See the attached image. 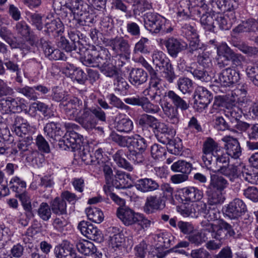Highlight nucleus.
Instances as JSON below:
<instances>
[{
  "label": "nucleus",
  "instance_id": "nucleus-1",
  "mask_svg": "<svg viewBox=\"0 0 258 258\" xmlns=\"http://www.w3.org/2000/svg\"><path fill=\"white\" fill-rule=\"evenodd\" d=\"M205 231L210 233L212 238L217 241L210 240L206 243V247L209 250L220 249L223 242L229 237L237 239L241 236L235 224L231 225L224 220H222L218 224L207 223Z\"/></svg>",
  "mask_w": 258,
  "mask_h": 258
},
{
  "label": "nucleus",
  "instance_id": "nucleus-2",
  "mask_svg": "<svg viewBox=\"0 0 258 258\" xmlns=\"http://www.w3.org/2000/svg\"><path fill=\"white\" fill-rule=\"evenodd\" d=\"M80 57L82 63L87 67H98L106 77H113L117 75L116 68L111 62V55L107 49L99 51L88 50Z\"/></svg>",
  "mask_w": 258,
  "mask_h": 258
},
{
  "label": "nucleus",
  "instance_id": "nucleus-3",
  "mask_svg": "<svg viewBox=\"0 0 258 258\" xmlns=\"http://www.w3.org/2000/svg\"><path fill=\"white\" fill-rule=\"evenodd\" d=\"M198 6L193 10V16L200 18L201 25L206 31L214 32L216 27L215 16L217 14L209 10L205 0H196Z\"/></svg>",
  "mask_w": 258,
  "mask_h": 258
},
{
  "label": "nucleus",
  "instance_id": "nucleus-4",
  "mask_svg": "<svg viewBox=\"0 0 258 258\" xmlns=\"http://www.w3.org/2000/svg\"><path fill=\"white\" fill-rule=\"evenodd\" d=\"M144 25L151 33L158 34L164 28L167 20L154 12H147L144 15Z\"/></svg>",
  "mask_w": 258,
  "mask_h": 258
},
{
  "label": "nucleus",
  "instance_id": "nucleus-5",
  "mask_svg": "<svg viewBox=\"0 0 258 258\" xmlns=\"http://www.w3.org/2000/svg\"><path fill=\"white\" fill-rule=\"evenodd\" d=\"M59 107L70 119L74 120L84 110V104L77 97H69L65 103H60Z\"/></svg>",
  "mask_w": 258,
  "mask_h": 258
},
{
  "label": "nucleus",
  "instance_id": "nucleus-6",
  "mask_svg": "<svg viewBox=\"0 0 258 258\" xmlns=\"http://www.w3.org/2000/svg\"><path fill=\"white\" fill-rule=\"evenodd\" d=\"M198 202L191 205L190 212L187 214L188 216L198 217L199 216H203L207 218L208 221L217 219L216 209H211L204 202Z\"/></svg>",
  "mask_w": 258,
  "mask_h": 258
},
{
  "label": "nucleus",
  "instance_id": "nucleus-7",
  "mask_svg": "<svg viewBox=\"0 0 258 258\" xmlns=\"http://www.w3.org/2000/svg\"><path fill=\"white\" fill-rule=\"evenodd\" d=\"M167 98L171 101V105L176 110L179 109L185 111L190 107V100L184 96H180L172 90L166 92L163 97V101L167 102Z\"/></svg>",
  "mask_w": 258,
  "mask_h": 258
},
{
  "label": "nucleus",
  "instance_id": "nucleus-8",
  "mask_svg": "<svg viewBox=\"0 0 258 258\" xmlns=\"http://www.w3.org/2000/svg\"><path fill=\"white\" fill-rule=\"evenodd\" d=\"M124 101L126 104L133 105L141 106L144 111L149 113H156L159 111V107L152 103L149 99L144 96H136L126 98Z\"/></svg>",
  "mask_w": 258,
  "mask_h": 258
},
{
  "label": "nucleus",
  "instance_id": "nucleus-9",
  "mask_svg": "<svg viewBox=\"0 0 258 258\" xmlns=\"http://www.w3.org/2000/svg\"><path fill=\"white\" fill-rule=\"evenodd\" d=\"M64 22L70 28L68 31V35L71 41L78 45V52L81 55H82L87 49L83 43L85 41L83 40V34L78 30L80 28L77 27L75 24L72 23L70 18L66 19Z\"/></svg>",
  "mask_w": 258,
  "mask_h": 258
},
{
  "label": "nucleus",
  "instance_id": "nucleus-10",
  "mask_svg": "<svg viewBox=\"0 0 258 258\" xmlns=\"http://www.w3.org/2000/svg\"><path fill=\"white\" fill-rule=\"evenodd\" d=\"M247 211L246 206L242 200L236 198L226 206L225 214L231 219H237Z\"/></svg>",
  "mask_w": 258,
  "mask_h": 258
},
{
  "label": "nucleus",
  "instance_id": "nucleus-11",
  "mask_svg": "<svg viewBox=\"0 0 258 258\" xmlns=\"http://www.w3.org/2000/svg\"><path fill=\"white\" fill-rule=\"evenodd\" d=\"M107 45L117 54L126 57L131 53L130 45L128 41L122 36H116L107 40Z\"/></svg>",
  "mask_w": 258,
  "mask_h": 258
},
{
  "label": "nucleus",
  "instance_id": "nucleus-12",
  "mask_svg": "<svg viewBox=\"0 0 258 258\" xmlns=\"http://www.w3.org/2000/svg\"><path fill=\"white\" fill-rule=\"evenodd\" d=\"M74 120L87 131L92 130L95 128L97 125L96 119L93 116L91 109L87 107L86 103H84L83 113L81 115H79Z\"/></svg>",
  "mask_w": 258,
  "mask_h": 258
},
{
  "label": "nucleus",
  "instance_id": "nucleus-13",
  "mask_svg": "<svg viewBox=\"0 0 258 258\" xmlns=\"http://www.w3.org/2000/svg\"><path fill=\"white\" fill-rule=\"evenodd\" d=\"M204 164L208 169L219 172L222 168L228 165L229 158L226 154L222 153L221 151L215 154Z\"/></svg>",
  "mask_w": 258,
  "mask_h": 258
},
{
  "label": "nucleus",
  "instance_id": "nucleus-14",
  "mask_svg": "<svg viewBox=\"0 0 258 258\" xmlns=\"http://www.w3.org/2000/svg\"><path fill=\"white\" fill-rule=\"evenodd\" d=\"M163 44L166 48L169 55L173 58H176L178 53L186 49L187 45L181 39L171 37L165 39Z\"/></svg>",
  "mask_w": 258,
  "mask_h": 258
},
{
  "label": "nucleus",
  "instance_id": "nucleus-15",
  "mask_svg": "<svg viewBox=\"0 0 258 258\" xmlns=\"http://www.w3.org/2000/svg\"><path fill=\"white\" fill-rule=\"evenodd\" d=\"M240 74L238 70L231 67L224 69L219 75V81L223 87H230L237 83L240 80Z\"/></svg>",
  "mask_w": 258,
  "mask_h": 258
},
{
  "label": "nucleus",
  "instance_id": "nucleus-16",
  "mask_svg": "<svg viewBox=\"0 0 258 258\" xmlns=\"http://www.w3.org/2000/svg\"><path fill=\"white\" fill-rule=\"evenodd\" d=\"M139 214L126 206L119 207L116 211L117 217L126 226L136 224Z\"/></svg>",
  "mask_w": 258,
  "mask_h": 258
},
{
  "label": "nucleus",
  "instance_id": "nucleus-17",
  "mask_svg": "<svg viewBox=\"0 0 258 258\" xmlns=\"http://www.w3.org/2000/svg\"><path fill=\"white\" fill-rule=\"evenodd\" d=\"M166 206V201L159 195L148 197L146 199L144 210L147 214H151L156 211L162 210Z\"/></svg>",
  "mask_w": 258,
  "mask_h": 258
},
{
  "label": "nucleus",
  "instance_id": "nucleus-18",
  "mask_svg": "<svg viewBox=\"0 0 258 258\" xmlns=\"http://www.w3.org/2000/svg\"><path fill=\"white\" fill-rule=\"evenodd\" d=\"M62 137V139L58 142V146L63 150L71 148L73 151L77 148V145L80 144L81 142L80 135L74 131L67 132Z\"/></svg>",
  "mask_w": 258,
  "mask_h": 258
},
{
  "label": "nucleus",
  "instance_id": "nucleus-19",
  "mask_svg": "<svg viewBox=\"0 0 258 258\" xmlns=\"http://www.w3.org/2000/svg\"><path fill=\"white\" fill-rule=\"evenodd\" d=\"M222 140L225 143L224 148L226 154L234 159H238L241 155V148L236 138L230 136L223 138Z\"/></svg>",
  "mask_w": 258,
  "mask_h": 258
},
{
  "label": "nucleus",
  "instance_id": "nucleus-20",
  "mask_svg": "<svg viewBox=\"0 0 258 258\" xmlns=\"http://www.w3.org/2000/svg\"><path fill=\"white\" fill-rule=\"evenodd\" d=\"M78 228L81 233L88 239L98 241L101 238V231L89 222L85 221L80 222Z\"/></svg>",
  "mask_w": 258,
  "mask_h": 258
},
{
  "label": "nucleus",
  "instance_id": "nucleus-21",
  "mask_svg": "<svg viewBox=\"0 0 258 258\" xmlns=\"http://www.w3.org/2000/svg\"><path fill=\"white\" fill-rule=\"evenodd\" d=\"M56 258H80L73 245L68 241H63L54 250Z\"/></svg>",
  "mask_w": 258,
  "mask_h": 258
},
{
  "label": "nucleus",
  "instance_id": "nucleus-22",
  "mask_svg": "<svg viewBox=\"0 0 258 258\" xmlns=\"http://www.w3.org/2000/svg\"><path fill=\"white\" fill-rule=\"evenodd\" d=\"M22 110L20 103L15 98L8 97L0 99V112L2 114L15 113Z\"/></svg>",
  "mask_w": 258,
  "mask_h": 258
},
{
  "label": "nucleus",
  "instance_id": "nucleus-23",
  "mask_svg": "<svg viewBox=\"0 0 258 258\" xmlns=\"http://www.w3.org/2000/svg\"><path fill=\"white\" fill-rule=\"evenodd\" d=\"M202 151L203 153L202 159L205 163L215 154L220 152L221 148L217 142L209 137L204 142Z\"/></svg>",
  "mask_w": 258,
  "mask_h": 258
},
{
  "label": "nucleus",
  "instance_id": "nucleus-24",
  "mask_svg": "<svg viewBox=\"0 0 258 258\" xmlns=\"http://www.w3.org/2000/svg\"><path fill=\"white\" fill-rule=\"evenodd\" d=\"M43 130L46 137L50 139V141H58L59 142L64 133L60 124L53 121L46 123Z\"/></svg>",
  "mask_w": 258,
  "mask_h": 258
},
{
  "label": "nucleus",
  "instance_id": "nucleus-25",
  "mask_svg": "<svg viewBox=\"0 0 258 258\" xmlns=\"http://www.w3.org/2000/svg\"><path fill=\"white\" fill-rule=\"evenodd\" d=\"M158 122V119L156 117L146 113L142 114L137 121V124L142 128L144 135L146 136L150 134L149 128L154 130Z\"/></svg>",
  "mask_w": 258,
  "mask_h": 258
},
{
  "label": "nucleus",
  "instance_id": "nucleus-26",
  "mask_svg": "<svg viewBox=\"0 0 258 258\" xmlns=\"http://www.w3.org/2000/svg\"><path fill=\"white\" fill-rule=\"evenodd\" d=\"M215 21L221 30H227L231 28L236 21V17L232 11L226 15L217 14L215 16Z\"/></svg>",
  "mask_w": 258,
  "mask_h": 258
},
{
  "label": "nucleus",
  "instance_id": "nucleus-27",
  "mask_svg": "<svg viewBox=\"0 0 258 258\" xmlns=\"http://www.w3.org/2000/svg\"><path fill=\"white\" fill-rule=\"evenodd\" d=\"M135 186L139 191L143 193L152 192L159 188L158 182L150 178L138 179L135 184Z\"/></svg>",
  "mask_w": 258,
  "mask_h": 258
},
{
  "label": "nucleus",
  "instance_id": "nucleus-28",
  "mask_svg": "<svg viewBox=\"0 0 258 258\" xmlns=\"http://www.w3.org/2000/svg\"><path fill=\"white\" fill-rule=\"evenodd\" d=\"M182 200L186 202H196L203 197V192L198 188L189 186L182 189Z\"/></svg>",
  "mask_w": 258,
  "mask_h": 258
},
{
  "label": "nucleus",
  "instance_id": "nucleus-29",
  "mask_svg": "<svg viewBox=\"0 0 258 258\" xmlns=\"http://www.w3.org/2000/svg\"><path fill=\"white\" fill-rule=\"evenodd\" d=\"M229 185L228 180L223 176L215 174L210 175L209 184L207 187L223 192Z\"/></svg>",
  "mask_w": 258,
  "mask_h": 258
},
{
  "label": "nucleus",
  "instance_id": "nucleus-30",
  "mask_svg": "<svg viewBox=\"0 0 258 258\" xmlns=\"http://www.w3.org/2000/svg\"><path fill=\"white\" fill-rule=\"evenodd\" d=\"M3 61L8 70L16 73L15 81L21 84L23 83L22 73L17 61L14 58H11L8 55L4 56Z\"/></svg>",
  "mask_w": 258,
  "mask_h": 258
},
{
  "label": "nucleus",
  "instance_id": "nucleus-31",
  "mask_svg": "<svg viewBox=\"0 0 258 258\" xmlns=\"http://www.w3.org/2000/svg\"><path fill=\"white\" fill-rule=\"evenodd\" d=\"M197 93L198 99H196L195 101L199 104L201 109L205 108L213 99L212 93L202 86L198 87Z\"/></svg>",
  "mask_w": 258,
  "mask_h": 258
},
{
  "label": "nucleus",
  "instance_id": "nucleus-32",
  "mask_svg": "<svg viewBox=\"0 0 258 258\" xmlns=\"http://www.w3.org/2000/svg\"><path fill=\"white\" fill-rule=\"evenodd\" d=\"M148 78V74L142 69H133L130 73V81L135 86H138L145 83Z\"/></svg>",
  "mask_w": 258,
  "mask_h": 258
},
{
  "label": "nucleus",
  "instance_id": "nucleus-33",
  "mask_svg": "<svg viewBox=\"0 0 258 258\" xmlns=\"http://www.w3.org/2000/svg\"><path fill=\"white\" fill-rule=\"evenodd\" d=\"M45 28L47 33H51L53 36H56L61 35L63 32L64 26L59 19H56L47 22L45 24Z\"/></svg>",
  "mask_w": 258,
  "mask_h": 258
},
{
  "label": "nucleus",
  "instance_id": "nucleus-34",
  "mask_svg": "<svg viewBox=\"0 0 258 258\" xmlns=\"http://www.w3.org/2000/svg\"><path fill=\"white\" fill-rule=\"evenodd\" d=\"M196 63H192L190 66H187L185 68V71L191 73L194 77L202 82H209L211 79V77L209 75L207 71L204 69L196 68Z\"/></svg>",
  "mask_w": 258,
  "mask_h": 258
},
{
  "label": "nucleus",
  "instance_id": "nucleus-35",
  "mask_svg": "<svg viewBox=\"0 0 258 258\" xmlns=\"http://www.w3.org/2000/svg\"><path fill=\"white\" fill-rule=\"evenodd\" d=\"M206 194L209 205H221L225 200L222 192L208 187L206 188Z\"/></svg>",
  "mask_w": 258,
  "mask_h": 258
},
{
  "label": "nucleus",
  "instance_id": "nucleus-36",
  "mask_svg": "<svg viewBox=\"0 0 258 258\" xmlns=\"http://www.w3.org/2000/svg\"><path fill=\"white\" fill-rule=\"evenodd\" d=\"M114 127L120 133H128L133 128V122L128 117H116L114 122Z\"/></svg>",
  "mask_w": 258,
  "mask_h": 258
},
{
  "label": "nucleus",
  "instance_id": "nucleus-37",
  "mask_svg": "<svg viewBox=\"0 0 258 258\" xmlns=\"http://www.w3.org/2000/svg\"><path fill=\"white\" fill-rule=\"evenodd\" d=\"M124 173L118 172L115 176L111 178L110 182H106V185L104 186V190L106 191V187L108 190H110L111 187H114L117 189L126 188L127 186L124 182Z\"/></svg>",
  "mask_w": 258,
  "mask_h": 258
},
{
  "label": "nucleus",
  "instance_id": "nucleus-38",
  "mask_svg": "<svg viewBox=\"0 0 258 258\" xmlns=\"http://www.w3.org/2000/svg\"><path fill=\"white\" fill-rule=\"evenodd\" d=\"M70 17L72 18L71 21L76 24L77 27L81 28L82 26H89L94 22V18L92 14H90L88 10L80 15L78 18H75L71 13H69Z\"/></svg>",
  "mask_w": 258,
  "mask_h": 258
},
{
  "label": "nucleus",
  "instance_id": "nucleus-39",
  "mask_svg": "<svg viewBox=\"0 0 258 258\" xmlns=\"http://www.w3.org/2000/svg\"><path fill=\"white\" fill-rule=\"evenodd\" d=\"M51 211L56 215H66L67 203L66 202L58 197L55 198L50 203Z\"/></svg>",
  "mask_w": 258,
  "mask_h": 258
},
{
  "label": "nucleus",
  "instance_id": "nucleus-40",
  "mask_svg": "<svg viewBox=\"0 0 258 258\" xmlns=\"http://www.w3.org/2000/svg\"><path fill=\"white\" fill-rule=\"evenodd\" d=\"M44 53L45 56L51 60H66L67 56L65 54L58 49H55L51 45L44 46Z\"/></svg>",
  "mask_w": 258,
  "mask_h": 258
},
{
  "label": "nucleus",
  "instance_id": "nucleus-41",
  "mask_svg": "<svg viewBox=\"0 0 258 258\" xmlns=\"http://www.w3.org/2000/svg\"><path fill=\"white\" fill-rule=\"evenodd\" d=\"M129 141V145L138 151L145 152L148 146L146 140L138 134L131 136Z\"/></svg>",
  "mask_w": 258,
  "mask_h": 258
},
{
  "label": "nucleus",
  "instance_id": "nucleus-42",
  "mask_svg": "<svg viewBox=\"0 0 258 258\" xmlns=\"http://www.w3.org/2000/svg\"><path fill=\"white\" fill-rule=\"evenodd\" d=\"M162 109L164 114L168 117L167 120L169 122L173 124H176L178 122L177 111L169 102H164L162 105Z\"/></svg>",
  "mask_w": 258,
  "mask_h": 258
},
{
  "label": "nucleus",
  "instance_id": "nucleus-43",
  "mask_svg": "<svg viewBox=\"0 0 258 258\" xmlns=\"http://www.w3.org/2000/svg\"><path fill=\"white\" fill-rule=\"evenodd\" d=\"M235 100L234 99L230 102L229 106L227 109V110L226 111V116L229 118L231 122L239 120L242 117V111L239 107L235 105Z\"/></svg>",
  "mask_w": 258,
  "mask_h": 258
},
{
  "label": "nucleus",
  "instance_id": "nucleus-44",
  "mask_svg": "<svg viewBox=\"0 0 258 258\" xmlns=\"http://www.w3.org/2000/svg\"><path fill=\"white\" fill-rule=\"evenodd\" d=\"M89 5L82 0H73L72 2L68 3V9L72 13H76L78 15L85 12L88 10Z\"/></svg>",
  "mask_w": 258,
  "mask_h": 258
},
{
  "label": "nucleus",
  "instance_id": "nucleus-45",
  "mask_svg": "<svg viewBox=\"0 0 258 258\" xmlns=\"http://www.w3.org/2000/svg\"><path fill=\"white\" fill-rule=\"evenodd\" d=\"M76 247L80 253L85 255H92L96 251V248L94 244L88 240L77 242Z\"/></svg>",
  "mask_w": 258,
  "mask_h": 258
},
{
  "label": "nucleus",
  "instance_id": "nucleus-46",
  "mask_svg": "<svg viewBox=\"0 0 258 258\" xmlns=\"http://www.w3.org/2000/svg\"><path fill=\"white\" fill-rule=\"evenodd\" d=\"M175 237L170 233H163L157 235V241L160 246L168 248L175 244Z\"/></svg>",
  "mask_w": 258,
  "mask_h": 258
},
{
  "label": "nucleus",
  "instance_id": "nucleus-47",
  "mask_svg": "<svg viewBox=\"0 0 258 258\" xmlns=\"http://www.w3.org/2000/svg\"><path fill=\"white\" fill-rule=\"evenodd\" d=\"M220 172L222 175L229 178L230 181L233 182L235 180L241 176L238 171V167L233 164H231L225 166L221 169Z\"/></svg>",
  "mask_w": 258,
  "mask_h": 258
},
{
  "label": "nucleus",
  "instance_id": "nucleus-48",
  "mask_svg": "<svg viewBox=\"0 0 258 258\" xmlns=\"http://www.w3.org/2000/svg\"><path fill=\"white\" fill-rule=\"evenodd\" d=\"M171 168L174 172L188 175L192 169V165L190 162L182 160L174 162L171 165Z\"/></svg>",
  "mask_w": 258,
  "mask_h": 258
},
{
  "label": "nucleus",
  "instance_id": "nucleus-49",
  "mask_svg": "<svg viewBox=\"0 0 258 258\" xmlns=\"http://www.w3.org/2000/svg\"><path fill=\"white\" fill-rule=\"evenodd\" d=\"M15 90L17 93L21 94L30 100H36L39 95L38 93L35 92L34 86H25L23 87H18L15 88Z\"/></svg>",
  "mask_w": 258,
  "mask_h": 258
},
{
  "label": "nucleus",
  "instance_id": "nucleus-50",
  "mask_svg": "<svg viewBox=\"0 0 258 258\" xmlns=\"http://www.w3.org/2000/svg\"><path fill=\"white\" fill-rule=\"evenodd\" d=\"M86 213L88 219L96 223H100L104 219L102 212L95 207L88 208L86 209Z\"/></svg>",
  "mask_w": 258,
  "mask_h": 258
},
{
  "label": "nucleus",
  "instance_id": "nucleus-51",
  "mask_svg": "<svg viewBox=\"0 0 258 258\" xmlns=\"http://www.w3.org/2000/svg\"><path fill=\"white\" fill-rule=\"evenodd\" d=\"M124 154L123 150H118L113 156V159L116 164L120 167L123 168L128 171H131L133 167L124 158H122Z\"/></svg>",
  "mask_w": 258,
  "mask_h": 258
},
{
  "label": "nucleus",
  "instance_id": "nucleus-52",
  "mask_svg": "<svg viewBox=\"0 0 258 258\" xmlns=\"http://www.w3.org/2000/svg\"><path fill=\"white\" fill-rule=\"evenodd\" d=\"M164 64L159 70H162V76L166 81L169 83L173 82L174 80L176 78V75L175 74L173 67L171 64L170 61Z\"/></svg>",
  "mask_w": 258,
  "mask_h": 258
},
{
  "label": "nucleus",
  "instance_id": "nucleus-53",
  "mask_svg": "<svg viewBox=\"0 0 258 258\" xmlns=\"http://www.w3.org/2000/svg\"><path fill=\"white\" fill-rule=\"evenodd\" d=\"M190 0L180 1L178 7V15L183 17V19L188 18L190 14L193 13V10L195 8V7L192 8L191 10H190Z\"/></svg>",
  "mask_w": 258,
  "mask_h": 258
},
{
  "label": "nucleus",
  "instance_id": "nucleus-54",
  "mask_svg": "<svg viewBox=\"0 0 258 258\" xmlns=\"http://www.w3.org/2000/svg\"><path fill=\"white\" fill-rule=\"evenodd\" d=\"M57 45L58 47L64 50L67 52H70L73 50H75L79 53L78 45L71 41H69L64 37L61 36L60 37L57 42Z\"/></svg>",
  "mask_w": 258,
  "mask_h": 258
},
{
  "label": "nucleus",
  "instance_id": "nucleus-55",
  "mask_svg": "<svg viewBox=\"0 0 258 258\" xmlns=\"http://www.w3.org/2000/svg\"><path fill=\"white\" fill-rule=\"evenodd\" d=\"M10 188L14 192L20 193L25 190L26 183L18 176L13 177L9 183Z\"/></svg>",
  "mask_w": 258,
  "mask_h": 258
},
{
  "label": "nucleus",
  "instance_id": "nucleus-56",
  "mask_svg": "<svg viewBox=\"0 0 258 258\" xmlns=\"http://www.w3.org/2000/svg\"><path fill=\"white\" fill-rule=\"evenodd\" d=\"M170 60L161 51H155L152 54V62L156 69H159Z\"/></svg>",
  "mask_w": 258,
  "mask_h": 258
},
{
  "label": "nucleus",
  "instance_id": "nucleus-57",
  "mask_svg": "<svg viewBox=\"0 0 258 258\" xmlns=\"http://www.w3.org/2000/svg\"><path fill=\"white\" fill-rule=\"evenodd\" d=\"M178 89L183 94L190 93L193 89L192 81L188 78L181 77L177 81Z\"/></svg>",
  "mask_w": 258,
  "mask_h": 258
},
{
  "label": "nucleus",
  "instance_id": "nucleus-58",
  "mask_svg": "<svg viewBox=\"0 0 258 258\" xmlns=\"http://www.w3.org/2000/svg\"><path fill=\"white\" fill-rule=\"evenodd\" d=\"M210 3L213 7L216 6L221 11L231 12L234 9L233 2L230 0H210Z\"/></svg>",
  "mask_w": 258,
  "mask_h": 258
},
{
  "label": "nucleus",
  "instance_id": "nucleus-59",
  "mask_svg": "<svg viewBox=\"0 0 258 258\" xmlns=\"http://www.w3.org/2000/svg\"><path fill=\"white\" fill-rule=\"evenodd\" d=\"M115 233L113 235H110V241L113 247H119L124 241V237L122 233L119 232V229L113 227L109 228V232Z\"/></svg>",
  "mask_w": 258,
  "mask_h": 258
},
{
  "label": "nucleus",
  "instance_id": "nucleus-60",
  "mask_svg": "<svg viewBox=\"0 0 258 258\" xmlns=\"http://www.w3.org/2000/svg\"><path fill=\"white\" fill-rule=\"evenodd\" d=\"M233 100V99L229 98L227 95H218L216 96L213 105V109H217L220 107H225L227 109L230 104V102Z\"/></svg>",
  "mask_w": 258,
  "mask_h": 258
},
{
  "label": "nucleus",
  "instance_id": "nucleus-61",
  "mask_svg": "<svg viewBox=\"0 0 258 258\" xmlns=\"http://www.w3.org/2000/svg\"><path fill=\"white\" fill-rule=\"evenodd\" d=\"M110 140L121 147H128L129 145L131 136H122L116 133L112 132L110 135Z\"/></svg>",
  "mask_w": 258,
  "mask_h": 258
},
{
  "label": "nucleus",
  "instance_id": "nucleus-62",
  "mask_svg": "<svg viewBox=\"0 0 258 258\" xmlns=\"http://www.w3.org/2000/svg\"><path fill=\"white\" fill-rule=\"evenodd\" d=\"M15 30L17 33L23 39L29 37L31 31L30 27L23 21L17 23Z\"/></svg>",
  "mask_w": 258,
  "mask_h": 258
},
{
  "label": "nucleus",
  "instance_id": "nucleus-63",
  "mask_svg": "<svg viewBox=\"0 0 258 258\" xmlns=\"http://www.w3.org/2000/svg\"><path fill=\"white\" fill-rule=\"evenodd\" d=\"M51 207L47 203H42L38 209V215L43 221H47L51 216Z\"/></svg>",
  "mask_w": 258,
  "mask_h": 258
},
{
  "label": "nucleus",
  "instance_id": "nucleus-64",
  "mask_svg": "<svg viewBox=\"0 0 258 258\" xmlns=\"http://www.w3.org/2000/svg\"><path fill=\"white\" fill-rule=\"evenodd\" d=\"M148 244L143 240L134 247L135 254L138 258H145L149 252Z\"/></svg>",
  "mask_w": 258,
  "mask_h": 258
}]
</instances>
